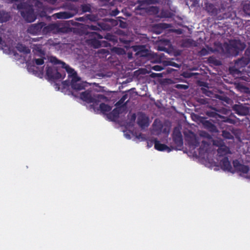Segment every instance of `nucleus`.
I'll return each instance as SVG.
<instances>
[{"label":"nucleus","mask_w":250,"mask_h":250,"mask_svg":"<svg viewBox=\"0 0 250 250\" xmlns=\"http://www.w3.org/2000/svg\"><path fill=\"white\" fill-rule=\"evenodd\" d=\"M50 62L54 64H61L62 67L64 68L65 71L68 74V76L71 77V80L70 85L71 88L76 91L81 90L84 89L85 84L80 81V78L78 76L77 72L75 70L71 68L69 65L66 64L64 62L58 60L55 57H52L50 59Z\"/></svg>","instance_id":"1"},{"label":"nucleus","mask_w":250,"mask_h":250,"mask_svg":"<svg viewBox=\"0 0 250 250\" xmlns=\"http://www.w3.org/2000/svg\"><path fill=\"white\" fill-rule=\"evenodd\" d=\"M81 99L88 104H92L91 107L95 110L96 106L106 99V97L102 94L92 95L91 91L86 90L80 94Z\"/></svg>","instance_id":"5"},{"label":"nucleus","mask_w":250,"mask_h":250,"mask_svg":"<svg viewBox=\"0 0 250 250\" xmlns=\"http://www.w3.org/2000/svg\"><path fill=\"white\" fill-rule=\"evenodd\" d=\"M174 16L173 13L168 10H162L160 13V18H170Z\"/></svg>","instance_id":"29"},{"label":"nucleus","mask_w":250,"mask_h":250,"mask_svg":"<svg viewBox=\"0 0 250 250\" xmlns=\"http://www.w3.org/2000/svg\"><path fill=\"white\" fill-rule=\"evenodd\" d=\"M152 69L154 70V71H156V65H154L152 67Z\"/></svg>","instance_id":"61"},{"label":"nucleus","mask_w":250,"mask_h":250,"mask_svg":"<svg viewBox=\"0 0 250 250\" xmlns=\"http://www.w3.org/2000/svg\"><path fill=\"white\" fill-rule=\"evenodd\" d=\"M151 76H152V77H153V78L156 77V73H152L151 74Z\"/></svg>","instance_id":"58"},{"label":"nucleus","mask_w":250,"mask_h":250,"mask_svg":"<svg viewBox=\"0 0 250 250\" xmlns=\"http://www.w3.org/2000/svg\"><path fill=\"white\" fill-rule=\"evenodd\" d=\"M16 48L20 52H23L25 54H28L30 52V50L29 48L22 43H18Z\"/></svg>","instance_id":"26"},{"label":"nucleus","mask_w":250,"mask_h":250,"mask_svg":"<svg viewBox=\"0 0 250 250\" xmlns=\"http://www.w3.org/2000/svg\"><path fill=\"white\" fill-rule=\"evenodd\" d=\"M133 49L136 52V55L140 57L147 58L150 54L146 45H135L133 47Z\"/></svg>","instance_id":"13"},{"label":"nucleus","mask_w":250,"mask_h":250,"mask_svg":"<svg viewBox=\"0 0 250 250\" xmlns=\"http://www.w3.org/2000/svg\"><path fill=\"white\" fill-rule=\"evenodd\" d=\"M171 150L172 149L168 147L167 145L161 144L159 141L157 140V150L169 152L171 151Z\"/></svg>","instance_id":"23"},{"label":"nucleus","mask_w":250,"mask_h":250,"mask_svg":"<svg viewBox=\"0 0 250 250\" xmlns=\"http://www.w3.org/2000/svg\"><path fill=\"white\" fill-rule=\"evenodd\" d=\"M203 93L204 94H205L206 95H207V96H209V94L208 93L210 94V91H207L205 89H203Z\"/></svg>","instance_id":"50"},{"label":"nucleus","mask_w":250,"mask_h":250,"mask_svg":"<svg viewBox=\"0 0 250 250\" xmlns=\"http://www.w3.org/2000/svg\"><path fill=\"white\" fill-rule=\"evenodd\" d=\"M152 126L153 127V129H154L155 127H156V119L154 120Z\"/></svg>","instance_id":"51"},{"label":"nucleus","mask_w":250,"mask_h":250,"mask_svg":"<svg viewBox=\"0 0 250 250\" xmlns=\"http://www.w3.org/2000/svg\"><path fill=\"white\" fill-rule=\"evenodd\" d=\"M172 140L176 149H180L183 146V136L179 128L174 127L172 133Z\"/></svg>","instance_id":"7"},{"label":"nucleus","mask_w":250,"mask_h":250,"mask_svg":"<svg viewBox=\"0 0 250 250\" xmlns=\"http://www.w3.org/2000/svg\"><path fill=\"white\" fill-rule=\"evenodd\" d=\"M162 63H163V64L165 66L170 65V66H174V67L178 68H179L180 67V65L173 62L171 60H167L163 61Z\"/></svg>","instance_id":"31"},{"label":"nucleus","mask_w":250,"mask_h":250,"mask_svg":"<svg viewBox=\"0 0 250 250\" xmlns=\"http://www.w3.org/2000/svg\"><path fill=\"white\" fill-rule=\"evenodd\" d=\"M128 95L125 94L124 95L122 98L116 103L115 105L117 107L121 106L125 102V100L127 98Z\"/></svg>","instance_id":"35"},{"label":"nucleus","mask_w":250,"mask_h":250,"mask_svg":"<svg viewBox=\"0 0 250 250\" xmlns=\"http://www.w3.org/2000/svg\"><path fill=\"white\" fill-rule=\"evenodd\" d=\"M137 124L142 128H145L149 125V118L144 113L138 114Z\"/></svg>","instance_id":"14"},{"label":"nucleus","mask_w":250,"mask_h":250,"mask_svg":"<svg viewBox=\"0 0 250 250\" xmlns=\"http://www.w3.org/2000/svg\"><path fill=\"white\" fill-rule=\"evenodd\" d=\"M120 26L122 28L126 27V23L124 21H121L120 22Z\"/></svg>","instance_id":"48"},{"label":"nucleus","mask_w":250,"mask_h":250,"mask_svg":"<svg viewBox=\"0 0 250 250\" xmlns=\"http://www.w3.org/2000/svg\"><path fill=\"white\" fill-rule=\"evenodd\" d=\"M156 27V24H153V32H154V33H156V31L155 30V28Z\"/></svg>","instance_id":"57"},{"label":"nucleus","mask_w":250,"mask_h":250,"mask_svg":"<svg viewBox=\"0 0 250 250\" xmlns=\"http://www.w3.org/2000/svg\"><path fill=\"white\" fill-rule=\"evenodd\" d=\"M32 67L34 68V67H35V66H34V65H33V66H28V69L29 70L31 69V68H32Z\"/></svg>","instance_id":"59"},{"label":"nucleus","mask_w":250,"mask_h":250,"mask_svg":"<svg viewBox=\"0 0 250 250\" xmlns=\"http://www.w3.org/2000/svg\"><path fill=\"white\" fill-rule=\"evenodd\" d=\"M213 51V50L211 47H208V49L203 48L200 51H199L198 55L200 56H205L209 54L210 52H212Z\"/></svg>","instance_id":"30"},{"label":"nucleus","mask_w":250,"mask_h":250,"mask_svg":"<svg viewBox=\"0 0 250 250\" xmlns=\"http://www.w3.org/2000/svg\"><path fill=\"white\" fill-rule=\"evenodd\" d=\"M225 122L229 123L230 124H235V120L230 118H228L226 120Z\"/></svg>","instance_id":"46"},{"label":"nucleus","mask_w":250,"mask_h":250,"mask_svg":"<svg viewBox=\"0 0 250 250\" xmlns=\"http://www.w3.org/2000/svg\"><path fill=\"white\" fill-rule=\"evenodd\" d=\"M157 63H160L161 62L160 59L158 58L157 57Z\"/></svg>","instance_id":"63"},{"label":"nucleus","mask_w":250,"mask_h":250,"mask_svg":"<svg viewBox=\"0 0 250 250\" xmlns=\"http://www.w3.org/2000/svg\"><path fill=\"white\" fill-rule=\"evenodd\" d=\"M246 45L240 41L234 40L230 42L229 49L232 51V54L234 56L238 55L240 52L242 51Z\"/></svg>","instance_id":"10"},{"label":"nucleus","mask_w":250,"mask_h":250,"mask_svg":"<svg viewBox=\"0 0 250 250\" xmlns=\"http://www.w3.org/2000/svg\"><path fill=\"white\" fill-rule=\"evenodd\" d=\"M163 69V67L160 65H157V71H161Z\"/></svg>","instance_id":"53"},{"label":"nucleus","mask_w":250,"mask_h":250,"mask_svg":"<svg viewBox=\"0 0 250 250\" xmlns=\"http://www.w3.org/2000/svg\"><path fill=\"white\" fill-rule=\"evenodd\" d=\"M185 136L186 141L190 146L195 148L199 146L200 143L198 138L194 133L189 131L188 132L185 133Z\"/></svg>","instance_id":"9"},{"label":"nucleus","mask_w":250,"mask_h":250,"mask_svg":"<svg viewBox=\"0 0 250 250\" xmlns=\"http://www.w3.org/2000/svg\"><path fill=\"white\" fill-rule=\"evenodd\" d=\"M215 98L222 102L224 104H229L230 102V99L228 96L224 94H216Z\"/></svg>","instance_id":"27"},{"label":"nucleus","mask_w":250,"mask_h":250,"mask_svg":"<svg viewBox=\"0 0 250 250\" xmlns=\"http://www.w3.org/2000/svg\"><path fill=\"white\" fill-rule=\"evenodd\" d=\"M208 63L213 64L216 66L220 65L221 64V61L217 60L216 57L213 56H210L208 58Z\"/></svg>","instance_id":"32"},{"label":"nucleus","mask_w":250,"mask_h":250,"mask_svg":"<svg viewBox=\"0 0 250 250\" xmlns=\"http://www.w3.org/2000/svg\"><path fill=\"white\" fill-rule=\"evenodd\" d=\"M10 16L8 12L4 11H0V22H4L8 21Z\"/></svg>","instance_id":"24"},{"label":"nucleus","mask_w":250,"mask_h":250,"mask_svg":"<svg viewBox=\"0 0 250 250\" xmlns=\"http://www.w3.org/2000/svg\"><path fill=\"white\" fill-rule=\"evenodd\" d=\"M137 3L139 4V5L135 8L136 14L144 15L156 13V6L144 7L145 5H148L156 3V0H138Z\"/></svg>","instance_id":"4"},{"label":"nucleus","mask_w":250,"mask_h":250,"mask_svg":"<svg viewBox=\"0 0 250 250\" xmlns=\"http://www.w3.org/2000/svg\"><path fill=\"white\" fill-rule=\"evenodd\" d=\"M243 10L246 15L250 17V1L243 5Z\"/></svg>","instance_id":"34"},{"label":"nucleus","mask_w":250,"mask_h":250,"mask_svg":"<svg viewBox=\"0 0 250 250\" xmlns=\"http://www.w3.org/2000/svg\"><path fill=\"white\" fill-rule=\"evenodd\" d=\"M136 119V115L135 114H133L131 117V119L133 121H135Z\"/></svg>","instance_id":"56"},{"label":"nucleus","mask_w":250,"mask_h":250,"mask_svg":"<svg viewBox=\"0 0 250 250\" xmlns=\"http://www.w3.org/2000/svg\"><path fill=\"white\" fill-rule=\"evenodd\" d=\"M8 2L13 3L14 2H18L19 0H7Z\"/></svg>","instance_id":"55"},{"label":"nucleus","mask_w":250,"mask_h":250,"mask_svg":"<svg viewBox=\"0 0 250 250\" xmlns=\"http://www.w3.org/2000/svg\"><path fill=\"white\" fill-rule=\"evenodd\" d=\"M2 42V38L0 37V44H1Z\"/></svg>","instance_id":"64"},{"label":"nucleus","mask_w":250,"mask_h":250,"mask_svg":"<svg viewBox=\"0 0 250 250\" xmlns=\"http://www.w3.org/2000/svg\"><path fill=\"white\" fill-rule=\"evenodd\" d=\"M175 87L179 89L186 90L188 89V86L186 84H177L175 85Z\"/></svg>","instance_id":"42"},{"label":"nucleus","mask_w":250,"mask_h":250,"mask_svg":"<svg viewBox=\"0 0 250 250\" xmlns=\"http://www.w3.org/2000/svg\"><path fill=\"white\" fill-rule=\"evenodd\" d=\"M157 50H163V49L160 46H157Z\"/></svg>","instance_id":"62"},{"label":"nucleus","mask_w":250,"mask_h":250,"mask_svg":"<svg viewBox=\"0 0 250 250\" xmlns=\"http://www.w3.org/2000/svg\"><path fill=\"white\" fill-rule=\"evenodd\" d=\"M103 43H104V44L103 45V46H106V47H107V46H111V45L109 43H108L107 42H104Z\"/></svg>","instance_id":"52"},{"label":"nucleus","mask_w":250,"mask_h":250,"mask_svg":"<svg viewBox=\"0 0 250 250\" xmlns=\"http://www.w3.org/2000/svg\"><path fill=\"white\" fill-rule=\"evenodd\" d=\"M203 125L205 128L211 132H216L217 131L216 126L209 121H205L203 123Z\"/></svg>","instance_id":"20"},{"label":"nucleus","mask_w":250,"mask_h":250,"mask_svg":"<svg viewBox=\"0 0 250 250\" xmlns=\"http://www.w3.org/2000/svg\"><path fill=\"white\" fill-rule=\"evenodd\" d=\"M95 19V17L94 16L90 14H87L83 17L76 18V20L80 21L85 22L87 21L88 20H89L90 21H94Z\"/></svg>","instance_id":"25"},{"label":"nucleus","mask_w":250,"mask_h":250,"mask_svg":"<svg viewBox=\"0 0 250 250\" xmlns=\"http://www.w3.org/2000/svg\"><path fill=\"white\" fill-rule=\"evenodd\" d=\"M86 34L88 35L89 37L92 38L91 40V43L95 48H99L102 46L101 42L97 39H103V37L102 35L95 31L87 32Z\"/></svg>","instance_id":"12"},{"label":"nucleus","mask_w":250,"mask_h":250,"mask_svg":"<svg viewBox=\"0 0 250 250\" xmlns=\"http://www.w3.org/2000/svg\"><path fill=\"white\" fill-rule=\"evenodd\" d=\"M120 114V109L116 107L109 113L106 114V117L110 121H114L119 118Z\"/></svg>","instance_id":"18"},{"label":"nucleus","mask_w":250,"mask_h":250,"mask_svg":"<svg viewBox=\"0 0 250 250\" xmlns=\"http://www.w3.org/2000/svg\"><path fill=\"white\" fill-rule=\"evenodd\" d=\"M63 28L58 23H51L47 26L44 25L42 30V35H47L51 32L53 33L63 32Z\"/></svg>","instance_id":"8"},{"label":"nucleus","mask_w":250,"mask_h":250,"mask_svg":"<svg viewBox=\"0 0 250 250\" xmlns=\"http://www.w3.org/2000/svg\"><path fill=\"white\" fill-rule=\"evenodd\" d=\"M147 144L148 147H150L153 145L154 148L156 149V138L147 140Z\"/></svg>","instance_id":"37"},{"label":"nucleus","mask_w":250,"mask_h":250,"mask_svg":"<svg viewBox=\"0 0 250 250\" xmlns=\"http://www.w3.org/2000/svg\"><path fill=\"white\" fill-rule=\"evenodd\" d=\"M136 138L139 139H141L143 141L146 140V135L141 133H140L138 135H136Z\"/></svg>","instance_id":"44"},{"label":"nucleus","mask_w":250,"mask_h":250,"mask_svg":"<svg viewBox=\"0 0 250 250\" xmlns=\"http://www.w3.org/2000/svg\"><path fill=\"white\" fill-rule=\"evenodd\" d=\"M222 135L224 138H225L226 139H233V136L231 134V133L227 130H223L222 131Z\"/></svg>","instance_id":"36"},{"label":"nucleus","mask_w":250,"mask_h":250,"mask_svg":"<svg viewBox=\"0 0 250 250\" xmlns=\"http://www.w3.org/2000/svg\"><path fill=\"white\" fill-rule=\"evenodd\" d=\"M104 39L108 41L112 42L114 45L118 42V37L110 33L106 34L104 36Z\"/></svg>","instance_id":"28"},{"label":"nucleus","mask_w":250,"mask_h":250,"mask_svg":"<svg viewBox=\"0 0 250 250\" xmlns=\"http://www.w3.org/2000/svg\"><path fill=\"white\" fill-rule=\"evenodd\" d=\"M87 28L89 29L90 30H93L95 31H99V27L98 26V22L97 23V25H87Z\"/></svg>","instance_id":"40"},{"label":"nucleus","mask_w":250,"mask_h":250,"mask_svg":"<svg viewBox=\"0 0 250 250\" xmlns=\"http://www.w3.org/2000/svg\"><path fill=\"white\" fill-rule=\"evenodd\" d=\"M98 26L99 27L100 30L109 31L111 29V27L108 24L104 22H99Z\"/></svg>","instance_id":"33"},{"label":"nucleus","mask_w":250,"mask_h":250,"mask_svg":"<svg viewBox=\"0 0 250 250\" xmlns=\"http://www.w3.org/2000/svg\"><path fill=\"white\" fill-rule=\"evenodd\" d=\"M111 109L110 105L100 102L98 105L96 106L95 110H94L95 112L100 111L103 114H105L106 112L110 111Z\"/></svg>","instance_id":"17"},{"label":"nucleus","mask_w":250,"mask_h":250,"mask_svg":"<svg viewBox=\"0 0 250 250\" xmlns=\"http://www.w3.org/2000/svg\"><path fill=\"white\" fill-rule=\"evenodd\" d=\"M209 99L208 98H198L197 99V102L201 104H206L209 103Z\"/></svg>","instance_id":"39"},{"label":"nucleus","mask_w":250,"mask_h":250,"mask_svg":"<svg viewBox=\"0 0 250 250\" xmlns=\"http://www.w3.org/2000/svg\"><path fill=\"white\" fill-rule=\"evenodd\" d=\"M208 143L205 141H203L202 142V146H208ZM202 146H201V147H200L199 148V153H202V150H203V148L202 147Z\"/></svg>","instance_id":"45"},{"label":"nucleus","mask_w":250,"mask_h":250,"mask_svg":"<svg viewBox=\"0 0 250 250\" xmlns=\"http://www.w3.org/2000/svg\"><path fill=\"white\" fill-rule=\"evenodd\" d=\"M112 50L118 55H123L125 53V51L123 48L114 47Z\"/></svg>","instance_id":"38"},{"label":"nucleus","mask_w":250,"mask_h":250,"mask_svg":"<svg viewBox=\"0 0 250 250\" xmlns=\"http://www.w3.org/2000/svg\"><path fill=\"white\" fill-rule=\"evenodd\" d=\"M82 10L83 12H90L91 8L89 5L83 4L82 5Z\"/></svg>","instance_id":"43"},{"label":"nucleus","mask_w":250,"mask_h":250,"mask_svg":"<svg viewBox=\"0 0 250 250\" xmlns=\"http://www.w3.org/2000/svg\"><path fill=\"white\" fill-rule=\"evenodd\" d=\"M35 2L36 4L39 1L35 0H28L26 1H20L17 4V9L21 11V15L27 22H33L36 19L34 13L33 3Z\"/></svg>","instance_id":"2"},{"label":"nucleus","mask_w":250,"mask_h":250,"mask_svg":"<svg viewBox=\"0 0 250 250\" xmlns=\"http://www.w3.org/2000/svg\"><path fill=\"white\" fill-rule=\"evenodd\" d=\"M212 0H206L204 3V9L210 16L216 18L218 20L227 19L229 16L226 13V8L212 2Z\"/></svg>","instance_id":"3"},{"label":"nucleus","mask_w":250,"mask_h":250,"mask_svg":"<svg viewBox=\"0 0 250 250\" xmlns=\"http://www.w3.org/2000/svg\"><path fill=\"white\" fill-rule=\"evenodd\" d=\"M222 169L224 170L231 171L232 167L227 157H224L220 162Z\"/></svg>","instance_id":"19"},{"label":"nucleus","mask_w":250,"mask_h":250,"mask_svg":"<svg viewBox=\"0 0 250 250\" xmlns=\"http://www.w3.org/2000/svg\"><path fill=\"white\" fill-rule=\"evenodd\" d=\"M45 0L47 1L49 3L53 4H55L57 1V0Z\"/></svg>","instance_id":"49"},{"label":"nucleus","mask_w":250,"mask_h":250,"mask_svg":"<svg viewBox=\"0 0 250 250\" xmlns=\"http://www.w3.org/2000/svg\"><path fill=\"white\" fill-rule=\"evenodd\" d=\"M171 24L166 23H157V35H159L162 33V30L163 29H166L171 27Z\"/></svg>","instance_id":"22"},{"label":"nucleus","mask_w":250,"mask_h":250,"mask_svg":"<svg viewBox=\"0 0 250 250\" xmlns=\"http://www.w3.org/2000/svg\"><path fill=\"white\" fill-rule=\"evenodd\" d=\"M162 76V75L161 73H157V78H159V77H161Z\"/></svg>","instance_id":"60"},{"label":"nucleus","mask_w":250,"mask_h":250,"mask_svg":"<svg viewBox=\"0 0 250 250\" xmlns=\"http://www.w3.org/2000/svg\"><path fill=\"white\" fill-rule=\"evenodd\" d=\"M232 164L235 170L237 171L247 174L250 170L249 166L241 164L238 160H233Z\"/></svg>","instance_id":"16"},{"label":"nucleus","mask_w":250,"mask_h":250,"mask_svg":"<svg viewBox=\"0 0 250 250\" xmlns=\"http://www.w3.org/2000/svg\"><path fill=\"white\" fill-rule=\"evenodd\" d=\"M233 110L236 114L239 115H246L249 113V108L242 104H235L233 106Z\"/></svg>","instance_id":"15"},{"label":"nucleus","mask_w":250,"mask_h":250,"mask_svg":"<svg viewBox=\"0 0 250 250\" xmlns=\"http://www.w3.org/2000/svg\"><path fill=\"white\" fill-rule=\"evenodd\" d=\"M52 63L53 62H51ZM54 64L56 65L57 64ZM60 68L56 66H47L46 70V75L49 81H55L56 80L63 79L65 76V72L62 70V64Z\"/></svg>","instance_id":"6"},{"label":"nucleus","mask_w":250,"mask_h":250,"mask_svg":"<svg viewBox=\"0 0 250 250\" xmlns=\"http://www.w3.org/2000/svg\"><path fill=\"white\" fill-rule=\"evenodd\" d=\"M46 24L44 22H40L38 23L31 24L27 29L28 33L34 35H40L42 34V30Z\"/></svg>","instance_id":"11"},{"label":"nucleus","mask_w":250,"mask_h":250,"mask_svg":"<svg viewBox=\"0 0 250 250\" xmlns=\"http://www.w3.org/2000/svg\"><path fill=\"white\" fill-rule=\"evenodd\" d=\"M190 1L193 2V5L195 6L196 4L198 3V0H190Z\"/></svg>","instance_id":"54"},{"label":"nucleus","mask_w":250,"mask_h":250,"mask_svg":"<svg viewBox=\"0 0 250 250\" xmlns=\"http://www.w3.org/2000/svg\"><path fill=\"white\" fill-rule=\"evenodd\" d=\"M56 17L58 19H69L72 17L74 16L73 14L68 11L61 12L56 14Z\"/></svg>","instance_id":"21"},{"label":"nucleus","mask_w":250,"mask_h":250,"mask_svg":"<svg viewBox=\"0 0 250 250\" xmlns=\"http://www.w3.org/2000/svg\"><path fill=\"white\" fill-rule=\"evenodd\" d=\"M33 62L38 65H42L44 63V58L35 59L33 60Z\"/></svg>","instance_id":"41"},{"label":"nucleus","mask_w":250,"mask_h":250,"mask_svg":"<svg viewBox=\"0 0 250 250\" xmlns=\"http://www.w3.org/2000/svg\"><path fill=\"white\" fill-rule=\"evenodd\" d=\"M120 41L122 42H123L125 44H129L130 42V41L129 40H124L123 38H120Z\"/></svg>","instance_id":"47"}]
</instances>
